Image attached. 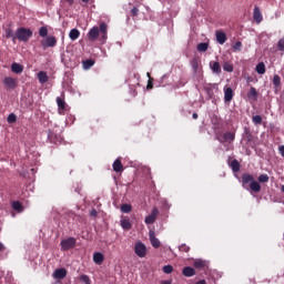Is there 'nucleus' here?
<instances>
[{"label":"nucleus","mask_w":284,"mask_h":284,"mask_svg":"<svg viewBox=\"0 0 284 284\" xmlns=\"http://www.w3.org/2000/svg\"><path fill=\"white\" fill-rule=\"evenodd\" d=\"M101 37V41L108 40V24L105 22L100 23L99 27L94 26L87 33L88 41L94 42Z\"/></svg>","instance_id":"1"},{"label":"nucleus","mask_w":284,"mask_h":284,"mask_svg":"<svg viewBox=\"0 0 284 284\" xmlns=\"http://www.w3.org/2000/svg\"><path fill=\"white\" fill-rule=\"evenodd\" d=\"M247 185L252 192H255L256 194L261 192V183L257 181H254V175L250 173L242 174V187L247 190Z\"/></svg>","instance_id":"2"},{"label":"nucleus","mask_w":284,"mask_h":284,"mask_svg":"<svg viewBox=\"0 0 284 284\" xmlns=\"http://www.w3.org/2000/svg\"><path fill=\"white\" fill-rule=\"evenodd\" d=\"M31 37H32V30H30L29 28L20 27L16 31V39H18V41H23L24 43H28Z\"/></svg>","instance_id":"3"},{"label":"nucleus","mask_w":284,"mask_h":284,"mask_svg":"<svg viewBox=\"0 0 284 284\" xmlns=\"http://www.w3.org/2000/svg\"><path fill=\"white\" fill-rule=\"evenodd\" d=\"M43 50H48V48H54L57 45V37L48 36L44 40L40 41Z\"/></svg>","instance_id":"4"},{"label":"nucleus","mask_w":284,"mask_h":284,"mask_svg":"<svg viewBox=\"0 0 284 284\" xmlns=\"http://www.w3.org/2000/svg\"><path fill=\"white\" fill-rule=\"evenodd\" d=\"M60 245L63 252H68V250H72L77 245V240L74 237H68L67 240H62Z\"/></svg>","instance_id":"5"},{"label":"nucleus","mask_w":284,"mask_h":284,"mask_svg":"<svg viewBox=\"0 0 284 284\" xmlns=\"http://www.w3.org/2000/svg\"><path fill=\"white\" fill-rule=\"evenodd\" d=\"M134 252L140 258H145V256L148 255V248L145 247V244L141 242H138L135 244Z\"/></svg>","instance_id":"6"},{"label":"nucleus","mask_w":284,"mask_h":284,"mask_svg":"<svg viewBox=\"0 0 284 284\" xmlns=\"http://www.w3.org/2000/svg\"><path fill=\"white\" fill-rule=\"evenodd\" d=\"M57 105L59 114H64L65 110H68V103H65V100L61 97L57 98Z\"/></svg>","instance_id":"7"},{"label":"nucleus","mask_w":284,"mask_h":284,"mask_svg":"<svg viewBox=\"0 0 284 284\" xmlns=\"http://www.w3.org/2000/svg\"><path fill=\"white\" fill-rule=\"evenodd\" d=\"M156 216H159V209L154 207L151 214L145 217L144 223H146V225H152V223L156 221Z\"/></svg>","instance_id":"8"},{"label":"nucleus","mask_w":284,"mask_h":284,"mask_svg":"<svg viewBox=\"0 0 284 284\" xmlns=\"http://www.w3.org/2000/svg\"><path fill=\"white\" fill-rule=\"evenodd\" d=\"M3 84L6 85V88H8L9 90H14L17 88V79L12 78V77H7L3 80Z\"/></svg>","instance_id":"9"},{"label":"nucleus","mask_w":284,"mask_h":284,"mask_svg":"<svg viewBox=\"0 0 284 284\" xmlns=\"http://www.w3.org/2000/svg\"><path fill=\"white\" fill-rule=\"evenodd\" d=\"M68 276V271L65 268H57L53 272V278H57L58 281H63Z\"/></svg>","instance_id":"10"},{"label":"nucleus","mask_w":284,"mask_h":284,"mask_svg":"<svg viewBox=\"0 0 284 284\" xmlns=\"http://www.w3.org/2000/svg\"><path fill=\"white\" fill-rule=\"evenodd\" d=\"M234 99V90L232 88L224 89V101L225 103H230Z\"/></svg>","instance_id":"11"},{"label":"nucleus","mask_w":284,"mask_h":284,"mask_svg":"<svg viewBox=\"0 0 284 284\" xmlns=\"http://www.w3.org/2000/svg\"><path fill=\"white\" fill-rule=\"evenodd\" d=\"M182 274H183V276H186V278H190L192 276H196V271L192 266H185L182 270Z\"/></svg>","instance_id":"12"},{"label":"nucleus","mask_w":284,"mask_h":284,"mask_svg":"<svg viewBox=\"0 0 284 284\" xmlns=\"http://www.w3.org/2000/svg\"><path fill=\"white\" fill-rule=\"evenodd\" d=\"M216 41L220 43V45H223L225 41H227V34L223 31H216L215 32Z\"/></svg>","instance_id":"13"},{"label":"nucleus","mask_w":284,"mask_h":284,"mask_svg":"<svg viewBox=\"0 0 284 284\" xmlns=\"http://www.w3.org/2000/svg\"><path fill=\"white\" fill-rule=\"evenodd\" d=\"M149 239L151 241V245L155 248L161 247V241H159V239H156V235H154V232H150L149 233Z\"/></svg>","instance_id":"14"},{"label":"nucleus","mask_w":284,"mask_h":284,"mask_svg":"<svg viewBox=\"0 0 284 284\" xmlns=\"http://www.w3.org/2000/svg\"><path fill=\"white\" fill-rule=\"evenodd\" d=\"M253 19L256 23H261V21H263V13H261V9L258 7L254 8Z\"/></svg>","instance_id":"15"},{"label":"nucleus","mask_w":284,"mask_h":284,"mask_svg":"<svg viewBox=\"0 0 284 284\" xmlns=\"http://www.w3.org/2000/svg\"><path fill=\"white\" fill-rule=\"evenodd\" d=\"M234 139H236V134L234 132H225L223 134L224 143H234Z\"/></svg>","instance_id":"16"},{"label":"nucleus","mask_w":284,"mask_h":284,"mask_svg":"<svg viewBox=\"0 0 284 284\" xmlns=\"http://www.w3.org/2000/svg\"><path fill=\"white\" fill-rule=\"evenodd\" d=\"M103 261H105V256L103 255V253L97 252L93 254V262L97 265H101L103 263Z\"/></svg>","instance_id":"17"},{"label":"nucleus","mask_w":284,"mask_h":284,"mask_svg":"<svg viewBox=\"0 0 284 284\" xmlns=\"http://www.w3.org/2000/svg\"><path fill=\"white\" fill-rule=\"evenodd\" d=\"M38 80L39 83H48V81H50V77H48L45 71H40L38 72Z\"/></svg>","instance_id":"18"},{"label":"nucleus","mask_w":284,"mask_h":284,"mask_svg":"<svg viewBox=\"0 0 284 284\" xmlns=\"http://www.w3.org/2000/svg\"><path fill=\"white\" fill-rule=\"evenodd\" d=\"M113 171L114 172H123V163L121 162V158H118L114 162H113Z\"/></svg>","instance_id":"19"},{"label":"nucleus","mask_w":284,"mask_h":284,"mask_svg":"<svg viewBox=\"0 0 284 284\" xmlns=\"http://www.w3.org/2000/svg\"><path fill=\"white\" fill-rule=\"evenodd\" d=\"M193 265L195 270H205V267H207V262L203 260H195Z\"/></svg>","instance_id":"20"},{"label":"nucleus","mask_w":284,"mask_h":284,"mask_svg":"<svg viewBox=\"0 0 284 284\" xmlns=\"http://www.w3.org/2000/svg\"><path fill=\"white\" fill-rule=\"evenodd\" d=\"M79 37H81V31H79V29H71L69 32V39H71V41H77Z\"/></svg>","instance_id":"21"},{"label":"nucleus","mask_w":284,"mask_h":284,"mask_svg":"<svg viewBox=\"0 0 284 284\" xmlns=\"http://www.w3.org/2000/svg\"><path fill=\"white\" fill-rule=\"evenodd\" d=\"M11 71L14 73V74H21V72H23V65L17 63V62H13L11 64Z\"/></svg>","instance_id":"22"},{"label":"nucleus","mask_w":284,"mask_h":284,"mask_svg":"<svg viewBox=\"0 0 284 284\" xmlns=\"http://www.w3.org/2000/svg\"><path fill=\"white\" fill-rule=\"evenodd\" d=\"M6 39H12V41H17V33L11 28H7L4 30Z\"/></svg>","instance_id":"23"},{"label":"nucleus","mask_w":284,"mask_h":284,"mask_svg":"<svg viewBox=\"0 0 284 284\" xmlns=\"http://www.w3.org/2000/svg\"><path fill=\"white\" fill-rule=\"evenodd\" d=\"M210 68L214 74H221V63L219 62H210Z\"/></svg>","instance_id":"24"},{"label":"nucleus","mask_w":284,"mask_h":284,"mask_svg":"<svg viewBox=\"0 0 284 284\" xmlns=\"http://www.w3.org/2000/svg\"><path fill=\"white\" fill-rule=\"evenodd\" d=\"M120 223H121L122 230H132V223L130 222L129 217L121 220Z\"/></svg>","instance_id":"25"},{"label":"nucleus","mask_w":284,"mask_h":284,"mask_svg":"<svg viewBox=\"0 0 284 284\" xmlns=\"http://www.w3.org/2000/svg\"><path fill=\"white\" fill-rule=\"evenodd\" d=\"M230 168L233 172H241V163H239V160L231 161Z\"/></svg>","instance_id":"26"},{"label":"nucleus","mask_w":284,"mask_h":284,"mask_svg":"<svg viewBox=\"0 0 284 284\" xmlns=\"http://www.w3.org/2000/svg\"><path fill=\"white\" fill-rule=\"evenodd\" d=\"M265 71H266V68L264 62H260L256 64L255 72H257V74H265Z\"/></svg>","instance_id":"27"},{"label":"nucleus","mask_w":284,"mask_h":284,"mask_svg":"<svg viewBox=\"0 0 284 284\" xmlns=\"http://www.w3.org/2000/svg\"><path fill=\"white\" fill-rule=\"evenodd\" d=\"M11 205H12V209H13L16 212H18V213L23 212V204H21V202H19V201H13Z\"/></svg>","instance_id":"28"},{"label":"nucleus","mask_w":284,"mask_h":284,"mask_svg":"<svg viewBox=\"0 0 284 284\" xmlns=\"http://www.w3.org/2000/svg\"><path fill=\"white\" fill-rule=\"evenodd\" d=\"M248 99H253V101H256V97H258V92L256 91V88L251 87L248 93H247Z\"/></svg>","instance_id":"29"},{"label":"nucleus","mask_w":284,"mask_h":284,"mask_svg":"<svg viewBox=\"0 0 284 284\" xmlns=\"http://www.w3.org/2000/svg\"><path fill=\"white\" fill-rule=\"evenodd\" d=\"M120 210H121L122 214H130V212H132V206L130 204L125 203L120 206Z\"/></svg>","instance_id":"30"},{"label":"nucleus","mask_w":284,"mask_h":284,"mask_svg":"<svg viewBox=\"0 0 284 284\" xmlns=\"http://www.w3.org/2000/svg\"><path fill=\"white\" fill-rule=\"evenodd\" d=\"M210 44L206 42H201L197 44V52H207Z\"/></svg>","instance_id":"31"},{"label":"nucleus","mask_w":284,"mask_h":284,"mask_svg":"<svg viewBox=\"0 0 284 284\" xmlns=\"http://www.w3.org/2000/svg\"><path fill=\"white\" fill-rule=\"evenodd\" d=\"M82 65H83L84 70H90V68H92L94 65V60L88 59L82 62Z\"/></svg>","instance_id":"32"},{"label":"nucleus","mask_w":284,"mask_h":284,"mask_svg":"<svg viewBox=\"0 0 284 284\" xmlns=\"http://www.w3.org/2000/svg\"><path fill=\"white\" fill-rule=\"evenodd\" d=\"M273 85H274L275 90H278V88H281V75L275 74L273 77Z\"/></svg>","instance_id":"33"},{"label":"nucleus","mask_w":284,"mask_h":284,"mask_svg":"<svg viewBox=\"0 0 284 284\" xmlns=\"http://www.w3.org/2000/svg\"><path fill=\"white\" fill-rule=\"evenodd\" d=\"M191 67L193 69L194 72H199V59L193 58L191 60Z\"/></svg>","instance_id":"34"},{"label":"nucleus","mask_w":284,"mask_h":284,"mask_svg":"<svg viewBox=\"0 0 284 284\" xmlns=\"http://www.w3.org/2000/svg\"><path fill=\"white\" fill-rule=\"evenodd\" d=\"M162 272L164 273V274H172V272H174V266H172V265H164L163 267H162Z\"/></svg>","instance_id":"35"},{"label":"nucleus","mask_w":284,"mask_h":284,"mask_svg":"<svg viewBox=\"0 0 284 284\" xmlns=\"http://www.w3.org/2000/svg\"><path fill=\"white\" fill-rule=\"evenodd\" d=\"M252 121H253L254 125H261L263 123V118L261 115H254L252 118Z\"/></svg>","instance_id":"36"},{"label":"nucleus","mask_w":284,"mask_h":284,"mask_svg":"<svg viewBox=\"0 0 284 284\" xmlns=\"http://www.w3.org/2000/svg\"><path fill=\"white\" fill-rule=\"evenodd\" d=\"M39 37L48 38V27H41L39 29Z\"/></svg>","instance_id":"37"},{"label":"nucleus","mask_w":284,"mask_h":284,"mask_svg":"<svg viewBox=\"0 0 284 284\" xmlns=\"http://www.w3.org/2000/svg\"><path fill=\"white\" fill-rule=\"evenodd\" d=\"M242 48H243V42L237 41V42H235V44L233 45V52H241Z\"/></svg>","instance_id":"38"},{"label":"nucleus","mask_w":284,"mask_h":284,"mask_svg":"<svg viewBox=\"0 0 284 284\" xmlns=\"http://www.w3.org/2000/svg\"><path fill=\"white\" fill-rule=\"evenodd\" d=\"M223 70L225 72H234V65L230 64L229 62H225L223 65Z\"/></svg>","instance_id":"39"},{"label":"nucleus","mask_w":284,"mask_h":284,"mask_svg":"<svg viewBox=\"0 0 284 284\" xmlns=\"http://www.w3.org/2000/svg\"><path fill=\"white\" fill-rule=\"evenodd\" d=\"M270 181V176L267 174H261L258 176V182L260 183H267Z\"/></svg>","instance_id":"40"},{"label":"nucleus","mask_w":284,"mask_h":284,"mask_svg":"<svg viewBox=\"0 0 284 284\" xmlns=\"http://www.w3.org/2000/svg\"><path fill=\"white\" fill-rule=\"evenodd\" d=\"M8 123H17V115L14 113H11L7 118Z\"/></svg>","instance_id":"41"},{"label":"nucleus","mask_w":284,"mask_h":284,"mask_svg":"<svg viewBox=\"0 0 284 284\" xmlns=\"http://www.w3.org/2000/svg\"><path fill=\"white\" fill-rule=\"evenodd\" d=\"M277 50H280V52H284V37L278 40Z\"/></svg>","instance_id":"42"},{"label":"nucleus","mask_w":284,"mask_h":284,"mask_svg":"<svg viewBox=\"0 0 284 284\" xmlns=\"http://www.w3.org/2000/svg\"><path fill=\"white\" fill-rule=\"evenodd\" d=\"M80 281H81L82 283H85V284H90V283H91L90 276H88V275H81V276H80Z\"/></svg>","instance_id":"43"},{"label":"nucleus","mask_w":284,"mask_h":284,"mask_svg":"<svg viewBox=\"0 0 284 284\" xmlns=\"http://www.w3.org/2000/svg\"><path fill=\"white\" fill-rule=\"evenodd\" d=\"M179 250H180L181 252L187 253V252H190V246H187V244H181V245L179 246Z\"/></svg>","instance_id":"44"},{"label":"nucleus","mask_w":284,"mask_h":284,"mask_svg":"<svg viewBox=\"0 0 284 284\" xmlns=\"http://www.w3.org/2000/svg\"><path fill=\"white\" fill-rule=\"evenodd\" d=\"M131 17H139V7H133L131 9Z\"/></svg>","instance_id":"45"},{"label":"nucleus","mask_w":284,"mask_h":284,"mask_svg":"<svg viewBox=\"0 0 284 284\" xmlns=\"http://www.w3.org/2000/svg\"><path fill=\"white\" fill-rule=\"evenodd\" d=\"M278 152L282 156H284V145L278 146Z\"/></svg>","instance_id":"46"},{"label":"nucleus","mask_w":284,"mask_h":284,"mask_svg":"<svg viewBox=\"0 0 284 284\" xmlns=\"http://www.w3.org/2000/svg\"><path fill=\"white\" fill-rule=\"evenodd\" d=\"M99 212H97L95 209H93L91 212H90V216H98Z\"/></svg>","instance_id":"47"},{"label":"nucleus","mask_w":284,"mask_h":284,"mask_svg":"<svg viewBox=\"0 0 284 284\" xmlns=\"http://www.w3.org/2000/svg\"><path fill=\"white\" fill-rule=\"evenodd\" d=\"M160 284H172V280H163Z\"/></svg>","instance_id":"48"},{"label":"nucleus","mask_w":284,"mask_h":284,"mask_svg":"<svg viewBox=\"0 0 284 284\" xmlns=\"http://www.w3.org/2000/svg\"><path fill=\"white\" fill-rule=\"evenodd\" d=\"M146 88H148V90H152V88H153L152 80H149Z\"/></svg>","instance_id":"49"},{"label":"nucleus","mask_w":284,"mask_h":284,"mask_svg":"<svg viewBox=\"0 0 284 284\" xmlns=\"http://www.w3.org/2000/svg\"><path fill=\"white\" fill-rule=\"evenodd\" d=\"M195 284H207V282L205 280H201V281L196 282Z\"/></svg>","instance_id":"50"},{"label":"nucleus","mask_w":284,"mask_h":284,"mask_svg":"<svg viewBox=\"0 0 284 284\" xmlns=\"http://www.w3.org/2000/svg\"><path fill=\"white\" fill-rule=\"evenodd\" d=\"M3 250H6V246L3 245V243H0V252H3Z\"/></svg>","instance_id":"51"},{"label":"nucleus","mask_w":284,"mask_h":284,"mask_svg":"<svg viewBox=\"0 0 284 284\" xmlns=\"http://www.w3.org/2000/svg\"><path fill=\"white\" fill-rule=\"evenodd\" d=\"M67 3H69L70 6H72L74 3V0H65Z\"/></svg>","instance_id":"52"},{"label":"nucleus","mask_w":284,"mask_h":284,"mask_svg":"<svg viewBox=\"0 0 284 284\" xmlns=\"http://www.w3.org/2000/svg\"><path fill=\"white\" fill-rule=\"evenodd\" d=\"M192 118H193V119H199V113H193V114H192Z\"/></svg>","instance_id":"53"},{"label":"nucleus","mask_w":284,"mask_h":284,"mask_svg":"<svg viewBox=\"0 0 284 284\" xmlns=\"http://www.w3.org/2000/svg\"><path fill=\"white\" fill-rule=\"evenodd\" d=\"M281 192H283V194H284V185H282V187H281Z\"/></svg>","instance_id":"54"},{"label":"nucleus","mask_w":284,"mask_h":284,"mask_svg":"<svg viewBox=\"0 0 284 284\" xmlns=\"http://www.w3.org/2000/svg\"><path fill=\"white\" fill-rule=\"evenodd\" d=\"M90 0H82L83 3H88Z\"/></svg>","instance_id":"55"},{"label":"nucleus","mask_w":284,"mask_h":284,"mask_svg":"<svg viewBox=\"0 0 284 284\" xmlns=\"http://www.w3.org/2000/svg\"><path fill=\"white\" fill-rule=\"evenodd\" d=\"M49 139H50V141H52V135L49 133Z\"/></svg>","instance_id":"56"}]
</instances>
